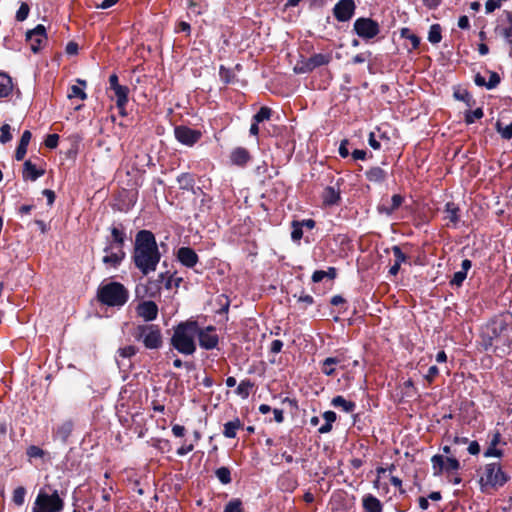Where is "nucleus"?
Listing matches in <instances>:
<instances>
[{"label":"nucleus","instance_id":"obj_1","mask_svg":"<svg viewBox=\"0 0 512 512\" xmlns=\"http://www.w3.org/2000/svg\"><path fill=\"white\" fill-rule=\"evenodd\" d=\"M132 259L135 267L143 275H148L156 270L161 253L151 231L140 230L136 234Z\"/></svg>","mask_w":512,"mask_h":512},{"label":"nucleus","instance_id":"obj_2","mask_svg":"<svg viewBox=\"0 0 512 512\" xmlns=\"http://www.w3.org/2000/svg\"><path fill=\"white\" fill-rule=\"evenodd\" d=\"M198 324L196 321H186L179 323L171 337V345L179 353L192 355L196 351V336Z\"/></svg>","mask_w":512,"mask_h":512},{"label":"nucleus","instance_id":"obj_3","mask_svg":"<svg viewBox=\"0 0 512 512\" xmlns=\"http://www.w3.org/2000/svg\"><path fill=\"white\" fill-rule=\"evenodd\" d=\"M99 302L110 307H121L129 298V292L119 282H109L100 285L97 291Z\"/></svg>","mask_w":512,"mask_h":512},{"label":"nucleus","instance_id":"obj_4","mask_svg":"<svg viewBox=\"0 0 512 512\" xmlns=\"http://www.w3.org/2000/svg\"><path fill=\"white\" fill-rule=\"evenodd\" d=\"M64 509V500L60 497L56 489L49 485L40 488L31 512H62Z\"/></svg>","mask_w":512,"mask_h":512},{"label":"nucleus","instance_id":"obj_5","mask_svg":"<svg viewBox=\"0 0 512 512\" xmlns=\"http://www.w3.org/2000/svg\"><path fill=\"white\" fill-rule=\"evenodd\" d=\"M133 336L137 341L141 342L146 349L157 350L163 345V337L158 325H138L133 332Z\"/></svg>","mask_w":512,"mask_h":512},{"label":"nucleus","instance_id":"obj_6","mask_svg":"<svg viewBox=\"0 0 512 512\" xmlns=\"http://www.w3.org/2000/svg\"><path fill=\"white\" fill-rule=\"evenodd\" d=\"M509 480V476L502 470L497 463H489L484 467L483 475L480 478L482 491L489 488H499L504 486Z\"/></svg>","mask_w":512,"mask_h":512},{"label":"nucleus","instance_id":"obj_7","mask_svg":"<svg viewBox=\"0 0 512 512\" xmlns=\"http://www.w3.org/2000/svg\"><path fill=\"white\" fill-rule=\"evenodd\" d=\"M353 30L362 40L369 41L380 33V25L372 18L360 17L355 20Z\"/></svg>","mask_w":512,"mask_h":512},{"label":"nucleus","instance_id":"obj_8","mask_svg":"<svg viewBox=\"0 0 512 512\" xmlns=\"http://www.w3.org/2000/svg\"><path fill=\"white\" fill-rule=\"evenodd\" d=\"M432 470L434 476H439L443 472H454L460 469V463L455 457L445 458L443 455H434L431 458Z\"/></svg>","mask_w":512,"mask_h":512},{"label":"nucleus","instance_id":"obj_9","mask_svg":"<svg viewBox=\"0 0 512 512\" xmlns=\"http://www.w3.org/2000/svg\"><path fill=\"white\" fill-rule=\"evenodd\" d=\"M174 135L178 142L191 147L201 139L202 132L187 126L180 125L175 127Z\"/></svg>","mask_w":512,"mask_h":512},{"label":"nucleus","instance_id":"obj_10","mask_svg":"<svg viewBox=\"0 0 512 512\" xmlns=\"http://www.w3.org/2000/svg\"><path fill=\"white\" fill-rule=\"evenodd\" d=\"M488 339L484 340L483 346L485 350H489L493 345L494 342H499L503 336H505V332L507 331L508 327L506 322L499 320V321H493L488 326Z\"/></svg>","mask_w":512,"mask_h":512},{"label":"nucleus","instance_id":"obj_11","mask_svg":"<svg viewBox=\"0 0 512 512\" xmlns=\"http://www.w3.org/2000/svg\"><path fill=\"white\" fill-rule=\"evenodd\" d=\"M196 338L199 340L200 347L206 350H212L216 348L219 342L218 335L216 334V330L213 326H208L205 328H200L198 326Z\"/></svg>","mask_w":512,"mask_h":512},{"label":"nucleus","instance_id":"obj_12","mask_svg":"<svg viewBox=\"0 0 512 512\" xmlns=\"http://www.w3.org/2000/svg\"><path fill=\"white\" fill-rule=\"evenodd\" d=\"M26 40L30 44V49L34 53L39 52L47 41L45 27L39 24L34 29L29 30L26 33Z\"/></svg>","mask_w":512,"mask_h":512},{"label":"nucleus","instance_id":"obj_13","mask_svg":"<svg viewBox=\"0 0 512 512\" xmlns=\"http://www.w3.org/2000/svg\"><path fill=\"white\" fill-rule=\"evenodd\" d=\"M354 0H340L333 8V15L339 22L349 21L355 13Z\"/></svg>","mask_w":512,"mask_h":512},{"label":"nucleus","instance_id":"obj_14","mask_svg":"<svg viewBox=\"0 0 512 512\" xmlns=\"http://www.w3.org/2000/svg\"><path fill=\"white\" fill-rule=\"evenodd\" d=\"M495 32L503 36L509 45H512V12L503 11L499 17V23Z\"/></svg>","mask_w":512,"mask_h":512},{"label":"nucleus","instance_id":"obj_15","mask_svg":"<svg viewBox=\"0 0 512 512\" xmlns=\"http://www.w3.org/2000/svg\"><path fill=\"white\" fill-rule=\"evenodd\" d=\"M137 315L146 322L153 321L158 316V306L153 301H143L136 308Z\"/></svg>","mask_w":512,"mask_h":512},{"label":"nucleus","instance_id":"obj_16","mask_svg":"<svg viewBox=\"0 0 512 512\" xmlns=\"http://www.w3.org/2000/svg\"><path fill=\"white\" fill-rule=\"evenodd\" d=\"M106 253L102 261L105 265L117 268L124 260L126 254L122 248L108 249V245L104 248Z\"/></svg>","mask_w":512,"mask_h":512},{"label":"nucleus","instance_id":"obj_17","mask_svg":"<svg viewBox=\"0 0 512 512\" xmlns=\"http://www.w3.org/2000/svg\"><path fill=\"white\" fill-rule=\"evenodd\" d=\"M178 260L186 267L192 268L198 262L196 252L189 247H181L177 253Z\"/></svg>","mask_w":512,"mask_h":512},{"label":"nucleus","instance_id":"obj_18","mask_svg":"<svg viewBox=\"0 0 512 512\" xmlns=\"http://www.w3.org/2000/svg\"><path fill=\"white\" fill-rule=\"evenodd\" d=\"M472 262L469 259H464L461 263V270L454 273L450 280V285L460 287L467 277V272L470 270Z\"/></svg>","mask_w":512,"mask_h":512},{"label":"nucleus","instance_id":"obj_19","mask_svg":"<svg viewBox=\"0 0 512 512\" xmlns=\"http://www.w3.org/2000/svg\"><path fill=\"white\" fill-rule=\"evenodd\" d=\"M116 97V106L121 115H125V108L128 103L129 88L121 85L113 90Z\"/></svg>","mask_w":512,"mask_h":512},{"label":"nucleus","instance_id":"obj_20","mask_svg":"<svg viewBox=\"0 0 512 512\" xmlns=\"http://www.w3.org/2000/svg\"><path fill=\"white\" fill-rule=\"evenodd\" d=\"M343 362V357L341 356H335V357H328L321 363V372L326 376H333L336 370V366L341 365Z\"/></svg>","mask_w":512,"mask_h":512},{"label":"nucleus","instance_id":"obj_21","mask_svg":"<svg viewBox=\"0 0 512 512\" xmlns=\"http://www.w3.org/2000/svg\"><path fill=\"white\" fill-rule=\"evenodd\" d=\"M332 57L330 54L317 53L312 55L306 62L307 70L311 71L317 67L324 66L330 63Z\"/></svg>","mask_w":512,"mask_h":512},{"label":"nucleus","instance_id":"obj_22","mask_svg":"<svg viewBox=\"0 0 512 512\" xmlns=\"http://www.w3.org/2000/svg\"><path fill=\"white\" fill-rule=\"evenodd\" d=\"M230 160L234 165L245 166L250 160V154L247 149L237 147L231 152Z\"/></svg>","mask_w":512,"mask_h":512},{"label":"nucleus","instance_id":"obj_23","mask_svg":"<svg viewBox=\"0 0 512 512\" xmlns=\"http://www.w3.org/2000/svg\"><path fill=\"white\" fill-rule=\"evenodd\" d=\"M362 505L365 512H382L383 505L378 498L372 494H367L362 499Z\"/></svg>","mask_w":512,"mask_h":512},{"label":"nucleus","instance_id":"obj_24","mask_svg":"<svg viewBox=\"0 0 512 512\" xmlns=\"http://www.w3.org/2000/svg\"><path fill=\"white\" fill-rule=\"evenodd\" d=\"M111 238L112 240L107 244L108 249L112 248H122L124 246L126 234L123 229H120L118 227H112L111 228Z\"/></svg>","mask_w":512,"mask_h":512},{"label":"nucleus","instance_id":"obj_25","mask_svg":"<svg viewBox=\"0 0 512 512\" xmlns=\"http://www.w3.org/2000/svg\"><path fill=\"white\" fill-rule=\"evenodd\" d=\"M31 132L29 130H25L23 133H22V136H21V139H20V142L16 148V152H15V158L17 161H21L24 159L26 153H27V147L29 145V142L31 140Z\"/></svg>","mask_w":512,"mask_h":512},{"label":"nucleus","instance_id":"obj_26","mask_svg":"<svg viewBox=\"0 0 512 512\" xmlns=\"http://www.w3.org/2000/svg\"><path fill=\"white\" fill-rule=\"evenodd\" d=\"M73 430V423L71 421H64L53 431L54 437L66 442Z\"/></svg>","mask_w":512,"mask_h":512},{"label":"nucleus","instance_id":"obj_27","mask_svg":"<svg viewBox=\"0 0 512 512\" xmlns=\"http://www.w3.org/2000/svg\"><path fill=\"white\" fill-rule=\"evenodd\" d=\"M403 197L399 194H395L391 198L390 205L382 204L378 207L380 213H384L386 215H391L394 211H396L401 204L403 203Z\"/></svg>","mask_w":512,"mask_h":512},{"label":"nucleus","instance_id":"obj_28","mask_svg":"<svg viewBox=\"0 0 512 512\" xmlns=\"http://www.w3.org/2000/svg\"><path fill=\"white\" fill-rule=\"evenodd\" d=\"M459 212L460 209L455 203H446L444 210L445 218L448 219L454 226H456L460 220Z\"/></svg>","mask_w":512,"mask_h":512},{"label":"nucleus","instance_id":"obj_29","mask_svg":"<svg viewBox=\"0 0 512 512\" xmlns=\"http://www.w3.org/2000/svg\"><path fill=\"white\" fill-rule=\"evenodd\" d=\"M243 424L239 418H235L224 424L223 435L226 438H235L237 431L242 428Z\"/></svg>","mask_w":512,"mask_h":512},{"label":"nucleus","instance_id":"obj_30","mask_svg":"<svg viewBox=\"0 0 512 512\" xmlns=\"http://www.w3.org/2000/svg\"><path fill=\"white\" fill-rule=\"evenodd\" d=\"M44 174L43 170H38L31 161L27 160L24 163L23 168V177L25 179H30L32 181L37 180L40 176Z\"/></svg>","mask_w":512,"mask_h":512},{"label":"nucleus","instance_id":"obj_31","mask_svg":"<svg viewBox=\"0 0 512 512\" xmlns=\"http://www.w3.org/2000/svg\"><path fill=\"white\" fill-rule=\"evenodd\" d=\"M332 406L335 408H341L344 412H353L356 408V404L352 401L346 400L343 396H336L331 401Z\"/></svg>","mask_w":512,"mask_h":512},{"label":"nucleus","instance_id":"obj_32","mask_svg":"<svg viewBox=\"0 0 512 512\" xmlns=\"http://www.w3.org/2000/svg\"><path fill=\"white\" fill-rule=\"evenodd\" d=\"M386 172L380 167H372L366 172V178L370 182L382 183L386 179Z\"/></svg>","mask_w":512,"mask_h":512},{"label":"nucleus","instance_id":"obj_33","mask_svg":"<svg viewBox=\"0 0 512 512\" xmlns=\"http://www.w3.org/2000/svg\"><path fill=\"white\" fill-rule=\"evenodd\" d=\"M323 418L325 420V424H323L319 429L318 432L320 434H326L329 433L332 430V424L336 421L337 415L334 411H325L323 413Z\"/></svg>","mask_w":512,"mask_h":512},{"label":"nucleus","instance_id":"obj_34","mask_svg":"<svg viewBox=\"0 0 512 512\" xmlns=\"http://www.w3.org/2000/svg\"><path fill=\"white\" fill-rule=\"evenodd\" d=\"M12 80L5 74L0 73V97H7L12 91Z\"/></svg>","mask_w":512,"mask_h":512},{"label":"nucleus","instance_id":"obj_35","mask_svg":"<svg viewBox=\"0 0 512 512\" xmlns=\"http://www.w3.org/2000/svg\"><path fill=\"white\" fill-rule=\"evenodd\" d=\"M340 198L339 192L333 187H326L323 192V201L327 205H334Z\"/></svg>","mask_w":512,"mask_h":512},{"label":"nucleus","instance_id":"obj_36","mask_svg":"<svg viewBox=\"0 0 512 512\" xmlns=\"http://www.w3.org/2000/svg\"><path fill=\"white\" fill-rule=\"evenodd\" d=\"M253 386H254V383L251 380H249V379L242 380L236 388V393H237V395L241 396L243 399L248 398Z\"/></svg>","mask_w":512,"mask_h":512},{"label":"nucleus","instance_id":"obj_37","mask_svg":"<svg viewBox=\"0 0 512 512\" xmlns=\"http://www.w3.org/2000/svg\"><path fill=\"white\" fill-rule=\"evenodd\" d=\"M378 133L377 134L376 132H371L369 134V138H368V143L370 145L371 148H373L374 150H379L381 148V140H385V141H388V137H386L384 134H381L380 133V130L378 129Z\"/></svg>","mask_w":512,"mask_h":512},{"label":"nucleus","instance_id":"obj_38","mask_svg":"<svg viewBox=\"0 0 512 512\" xmlns=\"http://www.w3.org/2000/svg\"><path fill=\"white\" fill-rule=\"evenodd\" d=\"M441 39V26L439 24H433L429 29L428 41L432 44H438Z\"/></svg>","mask_w":512,"mask_h":512},{"label":"nucleus","instance_id":"obj_39","mask_svg":"<svg viewBox=\"0 0 512 512\" xmlns=\"http://www.w3.org/2000/svg\"><path fill=\"white\" fill-rule=\"evenodd\" d=\"M215 475L222 484L231 482V472L227 467H220L215 471Z\"/></svg>","mask_w":512,"mask_h":512},{"label":"nucleus","instance_id":"obj_40","mask_svg":"<svg viewBox=\"0 0 512 512\" xmlns=\"http://www.w3.org/2000/svg\"><path fill=\"white\" fill-rule=\"evenodd\" d=\"M26 489L22 486L13 491L12 500L17 506H22L25 501Z\"/></svg>","mask_w":512,"mask_h":512},{"label":"nucleus","instance_id":"obj_41","mask_svg":"<svg viewBox=\"0 0 512 512\" xmlns=\"http://www.w3.org/2000/svg\"><path fill=\"white\" fill-rule=\"evenodd\" d=\"M223 512H243L242 501L238 498L230 500Z\"/></svg>","mask_w":512,"mask_h":512},{"label":"nucleus","instance_id":"obj_42","mask_svg":"<svg viewBox=\"0 0 512 512\" xmlns=\"http://www.w3.org/2000/svg\"><path fill=\"white\" fill-rule=\"evenodd\" d=\"M271 109L268 107H261L260 110L253 116V121L256 123L269 120L271 117Z\"/></svg>","mask_w":512,"mask_h":512},{"label":"nucleus","instance_id":"obj_43","mask_svg":"<svg viewBox=\"0 0 512 512\" xmlns=\"http://www.w3.org/2000/svg\"><path fill=\"white\" fill-rule=\"evenodd\" d=\"M484 113L481 108H477L474 111H468L465 114V122L467 124H472L475 122V120L481 119L483 117Z\"/></svg>","mask_w":512,"mask_h":512},{"label":"nucleus","instance_id":"obj_44","mask_svg":"<svg viewBox=\"0 0 512 512\" xmlns=\"http://www.w3.org/2000/svg\"><path fill=\"white\" fill-rule=\"evenodd\" d=\"M401 35L410 41L413 49L418 48V46L420 44V39L415 34H411L409 32V29H407V28L402 29Z\"/></svg>","mask_w":512,"mask_h":512},{"label":"nucleus","instance_id":"obj_45","mask_svg":"<svg viewBox=\"0 0 512 512\" xmlns=\"http://www.w3.org/2000/svg\"><path fill=\"white\" fill-rule=\"evenodd\" d=\"M69 98H79L81 100H85L87 98L86 93L84 92L83 88L73 85L70 89V92L68 93Z\"/></svg>","mask_w":512,"mask_h":512},{"label":"nucleus","instance_id":"obj_46","mask_svg":"<svg viewBox=\"0 0 512 512\" xmlns=\"http://www.w3.org/2000/svg\"><path fill=\"white\" fill-rule=\"evenodd\" d=\"M392 252L394 256V263L402 264L407 261V256L402 252L401 248L399 246H393Z\"/></svg>","mask_w":512,"mask_h":512},{"label":"nucleus","instance_id":"obj_47","mask_svg":"<svg viewBox=\"0 0 512 512\" xmlns=\"http://www.w3.org/2000/svg\"><path fill=\"white\" fill-rule=\"evenodd\" d=\"M0 130H1L0 142L1 143L9 142L12 139L10 125L9 124H4V125L1 126Z\"/></svg>","mask_w":512,"mask_h":512},{"label":"nucleus","instance_id":"obj_48","mask_svg":"<svg viewBox=\"0 0 512 512\" xmlns=\"http://www.w3.org/2000/svg\"><path fill=\"white\" fill-rule=\"evenodd\" d=\"M497 131L501 134V136L506 139L510 140L512 138V123L506 125L505 127L501 126V123H497Z\"/></svg>","mask_w":512,"mask_h":512},{"label":"nucleus","instance_id":"obj_49","mask_svg":"<svg viewBox=\"0 0 512 512\" xmlns=\"http://www.w3.org/2000/svg\"><path fill=\"white\" fill-rule=\"evenodd\" d=\"M30 8L26 3H22L16 13V19L17 21H24L27 19L29 15Z\"/></svg>","mask_w":512,"mask_h":512},{"label":"nucleus","instance_id":"obj_50","mask_svg":"<svg viewBox=\"0 0 512 512\" xmlns=\"http://www.w3.org/2000/svg\"><path fill=\"white\" fill-rule=\"evenodd\" d=\"M45 452L40 447L32 445L27 448V455L29 458H42Z\"/></svg>","mask_w":512,"mask_h":512},{"label":"nucleus","instance_id":"obj_51","mask_svg":"<svg viewBox=\"0 0 512 512\" xmlns=\"http://www.w3.org/2000/svg\"><path fill=\"white\" fill-rule=\"evenodd\" d=\"M118 353L121 357L129 358L137 353V348L135 346L129 345L122 347L118 350Z\"/></svg>","mask_w":512,"mask_h":512},{"label":"nucleus","instance_id":"obj_52","mask_svg":"<svg viewBox=\"0 0 512 512\" xmlns=\"http://www.w3.org/2000/svg\"><path fill=\"white\" fill-rule=\"evenodd\" d=\"M454 97L459 101L465 102L468 106L471 105L472 96L466 90L454 92Z\"/></svg>","mask_w":512,"mask_h":512},{"label":"nucleus","instance_id":"obj_53","mask_svg":"<svg viewBox=\"0 0 512 512\" xmlns=\"http://www.w3.org/2000/svg\"><path fill=\"white\" fill-rule=\"evenodd\" d=\"M59 135L49 134L45 139V146L50 149H54L58 146Z\"/></svg>","mask_w":512,"mask_h":512},{"label":"nucleus","instance_id":"obj_54","mask_svg":"<svg viewBox=\"0 0 512 512\" xmlns=\"http://www.w3.org/2000/svg\"><path fill=\"white\" fill-rule=\"evenodd\" d=\"M303 236V231H302V226L297 223V222H294L293 223V230L291 232V238L293 241H299Z\"/></svg>","mask_w":512,"mask_h":512},{"label":"nucleus","instance_id":"obj_55","mask_svg":"<svg viewBox=\"0 0 512 512\" xmlns=\"http://www.w3.org/2000/svg\"><path fill=\"white\" fill-rule=\"evenodd\" d=\"M279 483L280 487L285 490L293 491L296 488V482L290 478H281Z\"/></svg>","mask_w":512,"mask_h":512},{"label":"nucleus","instance_id":"obj_56","mask_svg":"<svg viewBox=\"0 0 512 512\" xmlns=\"http://www.w3.org/2000/svg\"><path fill=\"white\" fill-rule=\"evenodd\" d=\"M502 455H503V451L498 449L497 446L489 445V447L484 452V456L485 457H497V458H500V457H502Z\"/></svg>","mask_w":512,"mask_h":512},{"label":"nucleus","instance_id":"obj_57","mask_svg":"<svg viewBox=\"0 0 512 512\" xmlns=\"http://www.w3.org/2000/svg\"><path fill=\"white\" fill-rule=\"evenodd\" d=\"M500 83V77L496 72H490L489 81L487 82L486 88L493 89Z\"/></svg>","mask_w":512,"mask_h":512},{"label":"nucleus","instance_id":"obj_58","mask_svg":"<svg viewBox=\"0 0 512 512\" xmlns=\"http://www.w3.org/2000/svg\"><path fill=\"white\" fill-rule=\"evenodd\" d=\"M501 6L499 0H487L485 3L486 13H492Z\"/></svg>","mask_w":512,"mask_h":512},{"label":"nucleus","instance_id":"obj_59","mask_svg":"<svg viewBox=\"0 0 512 512\" xmlns=\"http://www.w3.org/2000/svg\"><path fill=\"white\" fill-rule=\"evenodd\" d=\"M438 373H439V369L437 368V366H431L428 369V372L425 375V378L427 379L428 382L431 383L434 380V378L438 375Z\"/></svg>","mask_w":512,"mask_h":512},{"label":"nucleus","instance_id":"obj_60","mask_svg":"<svg viewBox=\"0 0 512 512\" xmlns=\"http://www.w3.org/2000/svg\"><path fill=\"white\" fill-rule=\"evenodd\" d=\"M185 427L179 424L172 426V433L175 437H183L185 435Z\"/></svg>","mask_w":512,"mask_h":512},{"label":"nucleus","instance_id":"obj_61","mask_svg":"<svg viewBox=\"0 0 512 512\" xmlns=\"http://www.w3.org/2000/svg\"><path fill=\"white\" fill-rule=\"evenodd\" d=\"M283 342L281 340H273L271 343L270 351L274 354L279 353L282 350Z\"/></svg>","mask_w":512,"mask_h":512},{"label":"nucleus","instance_id":"obj_62","mask_svg":"<svg viewBox=\"0 0 512 512\" xmlns=\"http://www.w3.org/2000/svg\"><path fill=\"white\" fill-rule=\"evenodd\" d=\"M43 195L47 199V204L49 206H52L55 201V198H56L54 191H52L50 189H45V190H43Z\"/></svg>","mask_w":512,"mask_h":512},{"label":"nucleus","instance_id":"obj_63","mask_svg":"<svg viewBox=\"0 0 512 512\" xmlns=\"http://www.w3.org/2000/svg\"><path fill=\"white\" fill-rule=\"evenodd\" d=\"M193 449H194L193 444L182 445L180 448L177 449V454L179 456H184V455L188 454L189 452H191Z\"/></svg>","mask_w":512,"mask_h":512},{"label":"nucleus","instance_id":"obj_64","mask_svg":"<svg viewBox=\"0 0 512 512\" xmlns=\"http://www.w3.org/2000/svg\"><path fill=\"white\" fill-rule=\"evenodd\" d=\"M467 450L471 455H477L480 452V445L477 441H472Z\"/></svg>","mask_w":512,"mask_h":512}]
</instances>
